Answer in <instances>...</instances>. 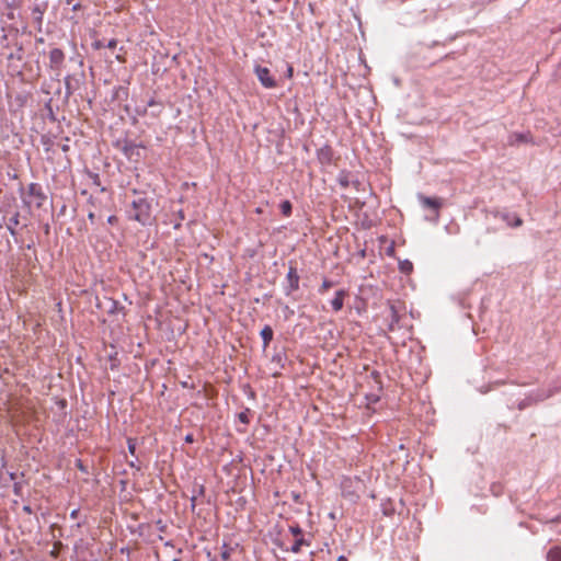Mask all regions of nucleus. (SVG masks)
I'll list each match as a JSON object with an SVG mask.
<instances>
[{"mask_svg":"<svg viewBox=\"0 0 561 561\" xmlns=\"http://www.w3.org/2000/svg\"><path fill=\"white\" fill-rule=\"evenodd\" d=\"M129 219L138 221L142 226L150 225L152 221L151 203L148 198L139 196L134 199L128 210Z\"/></svg>","mask_w":561,"mask_h":561,"instance_id":"1","label":"nucleus"},{"mask_svg":"<svg viewBox=\"0 0 561 561\" xmlns=\"http://www.w3.org/2000/svg\"><path fill=\"white\" fill-rule=\"evenodd\" d=\"M46 201V195L43 193L41 185L31 183L27 187L26 194L23 196L24 204L28 207L39 208Z\"/></svg>","mask_w":561,"mask_h":561,"instance_id":"2","label":"nucleus"},{"mask_svg":"<svg viewBox=\"0 0 561 561\" xmlns=\"http://www.w3.org/2000/svg\"><path fill=\"white\" fill-rule=\"evenodd\" d=\"M360 484H362V481L357 477L343 478L341 481L342 495L346 499H350L351 501H356L359 497L358 493H357V489Z\"/></svg>","mask_w":561,"mask_h":561,"instance_id":"3","label":"nucleus"},{"mask_svg":"<svg viewBox=\"0 0 561 561\" xmlns=\"http://www.w3.org/2000/svg\"><path fill=\"white\" fill-rule=\"evenodd\" d=\"M254 73L260 81V83L265 89H274L277 87V82L275 78L272 76L270 69L267 67H263L261 65L254 66Z\"/></svg>","mask_w":561,"mask_h":561,"instance_id":"4","label":"nucleus"},{"mask_svg":"<svg viewBox=\"0 0 561 561\" xmlns=\"http://www.w3.org/2000/svg\"><path fill=\"white\" fill-rule=\"evenodd\" d=\"M533 144V137L527 133H513L508 136L507 144L510 146H518L519 144Z\"/></svg>","mask_w":561,"mask_h":561,"instance_id":"5","label":"nucleus"},{"mask_svg":"<svg viewBox=\"0 0 561 561\" xmlns=\"http://www.w3.org/2000/svg\"><path fill=\"white\" fill-rule=\"evenodd\" d=\"M65 54L59 48H54L49 51L50 67L55 70H59L64 64Z\"/></svg>","mask_w":561,"mask_h":561,"instance_id":"6","label":"nucleus"},{"mask_svg":"<svg viewBox=\"0 0 561 561\" xmlns=\"http://www.w3.org/2000/svg\"><path fill=\"white\" fill-rule=\"evenodd\" d=\"M317 158L321 164H330L333 158L332 148L329 145L322 146L317 150Z\"/></svg>","mask_w":561,"mask_h":561,"instance_id":"7","label":"nucleus"},{"mask_svg":"<svg viewBox=\"0 0 561 561\" xmlns=\"http://www.w3.org/2000/svg\"><path fill=\"white\" fill-rule=\"evenodd\" d=\"M347 296V291L345 289H340L335 291L333 299L331 300V307L335 312L342 310L344 306V299Z\"/></svg>","mask_w":561,"mask_h":561,"instance_id":"8","label":"nucleus"},{"mask_svg":"<svg viewBox=\"0 0 561 561\" xmlns=\"http://www.w3.org/2000/svg\"><path fill=\"white\" fill-rule=\"evenodd\" d=\"M288 293L295 291L299 288V275L297 270L293 266L289 267L287 273Z\"/></svg>","mask_w":561,"mask_h":561,"instance_id":"9","label":"nucleus"},{"mask_svg":"<svg viewBox=\"0 0 561 561\" xmlns=\"http://www.w3.org/2000/svg\"><path fill=\"white\" fill-rule=\"evenodd\" d=\"M140 148L141 146L136 144H126L123 148V152L128 159H133L134 157H139Z\"/></svg>","mask_w":561,"mask_h":561,"instance_id":"10","label":"nucleus"},{"mask_svg":"<svg viewBox=\"0 0 561 561\" xmlns=\"http://www.w3.org/2000/svg\"><path fill=\"white\" fill-rule=\"evenodd\" d=\"M420 201L422 203L423 206L425 207H430V208H433L435 209L436 211L438 210V208L440 207L442 203L438 198H432V197H427V196H421L420 197Z\"/></svg>","mask_w":561,"mask_h":561,"instance_id":"11","label":"nucleus"},{"mask_svg":"<svg viewBox=\"0 0 561 561\" xmlns=\"http://www.w3.org/2000/svg\"><path fill=\"white\" fill-rule=\"evenodd\" d=\"M261 337L263 340L264 347H266L271 341L273 340V329L270 325H265L261 332Z\"/></svg>","mask_w":561,"mask_h":561,"instance_id":"12","label":"nucleus"},{"mask_svg":"<svg viewBox=\"0 0 561 561\" xmlns=\"http://www.w3.org/2000/svg\"><path fill=\"white\" fill-rule=\"evenodd\" d=\"M503 220L507 222V225L512 227H519L523 224V220L518 216H511L508 214H505L502 216Z\"/></svg>","mask_w":561,"mask_h":561,"instance_id":"13","label":"nucleus"},{"mask_svg":"<svg viewBox=\"0 0 561 561\" xmlns=\"http://www.w3.org/2000/svg\"><path fill=\"white\" fill-rule=\"evenodd\" d=\"M548 561H561V548L554 547L551 548L547 554Z\"/></svg>","mask_w":561,"mask_h":561,"instance_id":"14","label":"nucleus"},{"mask_svg":"<svg viewBox=\"0 0 561 561\" xmlns=\"http://www.w3.org/2000/svg\"><path fill=\"white\" fill-rule=\"evenodd\" d=\"M302 546H309V543L304 539V537L296 538L294 545L290 548L293 553H298L301 550Z\"/></svg>","mask_w":561,"mask_h":561,"instance_id":"15","label":"nucleus"},{"mask_svg":"<svg viewBox=\"0 0 561 561\" xmlns=\"http://www.w3.org/2000/svg\"><path fill=\"white\" fill-rule=\"evenodd\" d=\"M280 211L284 216L289 217L291 214V203L289 201H284L279 205Z\"/></svg>","mask_w":561,"mask_h":561,"instance_id":"16","label":"nucleus"},{"mask_svg":"<svg viewBox=\"0 0 561 561\" xmlns=\"http://www.w3.org/2000/svg\"><path fill=\"white\" fill-rule=\"evenodd\" d=\"M337 182L343 188H346L350 185L348 173L342 171L339 174Z\"/></svg>","mask_w":561,"mask_h":561,"instance_id":"17","label":"nucleus"},{"mask_svg":"<svg viewBox=\"0 0 561 561\" xmlns=\"http://www.w3.org/2000/svg\"><path fill=\"white\" fill-rule=\"evenodd\" d=\"M333 282L328 279V278H324L321 286L319 287L318 291L319 294L323 295L324 293H327L331 287H333Z\"/></svg>","mask_w":561,"mask_h":561,"instance_id":"18","label":"nucleus"},{"mask_svg":"<svg viewBox=\"0 0 561 561\" xmlns=\"http://www.w3.org/2000/svg\"><path fill=\"white\" fill-rule=\"evenodd\" d=\"M413 268V265L410 261L408 260H404L402 262H400V271L403 272V273H410Z\"/></svg>","mask_w":561,"mask_h":561,"instance_id":"19","label":"nucleus"},{"mask_svg":"<svg viewBox=\"0 0 561 561\" xmlns=\"http://www.w3.org/2000/svg\"><path fill=\"white\" fill-rule=\"evenodd\" d=\"M289 531L296 537H302V530L298 525H294L289 527Z\"/></svg>","mask_w":561,"mask_h":561,"instance_id":"20","label":"nucleus"},{"mask_svg":"<svg viewBox=\"0 0 561 561\" xmlns=\"http://www.w3.org/2000/svg\"><path fill=\"white\" fill-rule=\"evenodd\" d=\"M285 76L288 79H291L293 76H294V68H293V66L290 64H287Z\"/></svg>","mask_w":561,"mask_h":561,"instance_id":"21","label":"nucleus"},{"mask_svg":"<svg viewBox=\"0 0 561 561\" xmlns=\"http://www.w3.org/2000/svg\"><path fill=\"white\" fill-rule=\"evenodd\" d=\"M116 46H117V41L115 38L111 39L106 45V47L110 49H114Z\"/></svg>","mask_w":561,"mask_h":561,"instance_id":"22","label":"nucleus"},{"mask_svg":"<svg viewBox=\"0 0 561 561\" xmlns=\"http://www.w3.org/2000/svg\"><path fill=\"white\" fill-rule=\"evenodd\" d=\"M92 46H93L94 49H101L102 47H104V44L101 41H95L92 44Z\"/></svg>","mask_w":561,"mask_h":561,"instance_id":"23","label":"nucleus"},{"mask_svg":"<svg viewBox=\"0 0 561 561\" xmlns=\"http://www.w3.org/2000/svg\"><path fill=\"white\" fill-rule=\"evenodd\" d=\"M128 449L131 454L135 453V444L131 439H128Z\"/></svg>","mask_w":561,"mask_h":561,"instance_id":"24","label":"nucleus"},{"mask_svg":"<svg viewBox=\"0 0 561 561\" xmlns=\"http://www.w3.org/2000/svg\"><path fill=\"white\" fill-rule=\"evenodd\" d=\"M239 419L243 422V423H248V417L244 413H240L239 414Z\"/></svg>","mask_w":561,"mask_h":561,"instance_id":"25","label":"nucleus"},{"mask_svg":"<svg viewBox=\"0 0 561 561\" xmlns=\"http://www.w3.org/2000/svg\"><path fill=\"white\" fill-rule=\"evenodd\" d=\"M116 220H117V218H116L115 216H110V217L107 218V222H108V224H111V225H113L114 222H116Z\"/></svg>","mask_w":561,"mask_h":561,"instance_id":"26","label":"nucleus"},{"mask_svg":"<svg viewBox=\"0 0 561 561\" xmlns=\"http://www.w3.org/2000/svg\"><path fill=\"white\" fill-rule=\"evenodd\" d=\"M23 511L26 513V514H32V508L30 505H24L23 506Z\"/></svg>","mask_w":561,"mask_h":561,"instance_id":"27","label":"nucleus"},{"mask_svg":"<svg viewBox=\"0 0 561 561\" xmlns=\"http://www.w3.org/2000/svg\"><path fill=\"white\" fill-rule=\"evenodd\" d=\"M221 558L224 561H226L229 558V552L227 550L221 552Z\"/></svg>","mask_w":561,"mask_h":561,"instance_id":"28","label":"nucleus"},{"mask_svg":"<svg viewBox=\"0 0 561 561\" xmlns=\"http://www.w3.org/2000/svg\"><path fill=\"white\" fill-rule=\"evenodd\" d=\"M59 146H60V148H61V150L64 152H67L69 150V146L67 144H62V145H59Z\"/></svg>","mask_w":561,"mask_h":561,"instance_id":"29","label":"nucleus"},{"mask_svg":"<svg viewBox=\"0 0 561 561\" xmlns=\"http://www.w3.org/2000/svg\"><path fill=\"white\" fill-rule=\"evenodd\" d=\"M185 442H186V443H192V442H193V435H192V434H187V435L185 436Z\"/></svg>","mask_w":561,"mask_h":561,"instance_id":"30","label":"nucleus"},{"mask_svg":"<svg viewBox=\"0 0 561 561\" xmlns=\"http://www.w3.org/2000/svg\"><path fill=\"white\" fill-rule=\"evenodd\" d=\"M80 8H81L80 3H75V4L72 5V10H73V11H77V10H79Z\"/></svg>","mask_w":561,"mask_h":561,"instance_id":"31","label":"nucleus"},{"mask_svg":"<svg viewBox=\"0 0 561 561\" xmlns=\"http://www.w3.org/2000/svg\"><path fill=\"white\" fill-rule=\"evenodd\" d=\"M336 561H348L345 556H340Z\"/></svg>","mask_w":561,"mask_h":561,"instance_id":"32","label":"nucleus"},{"mask_svg":"<svg viewBox=\"0 0 561 561\" xmlns=\"http://www.w3.org/2000/svg\"><path fill=\"white\" fill-rule=\"evenodd\" d=\"M179 216H180V219H181V220H183V219H184V215H183V211H182V210H180V211H179Z\"/></svg>","mask_w":561,"mask_h":561,"instance_id":"33","label":"nucleus"},{"mask_svg":"<svg viewBox=\"0 0 561 561\" xmlns=\"http://www.w3.org/2000/svg\"><path fill=\"white\" fill-rule=\"evenodd\" d=\"M89 219H90L91 221H93V219H94V215H93V213H90V214H89Z\"/></svg>","mask_w":561,"mask_h":561,"instance_id":"34","label":"nucleus"},{"mask_svg":"<svg viewBox=\"0 0 561 561\" xmlns=\"http://www.w3.org/2000/svg\"><path fill=\"white\" fill-rule=\"evenodd\" d=\"M14 492H15L16 494L19 493V485H18V484H15V485H14Z\"/></svg>","mask_w":561,"mask_h":561,"instance_id":"35","label":"nucleus"},{"mask_svg":"<svg viewBox=\"0 0 561 561\" xmlns=\"http://www.w3.org/2000/svg\"><path fill=\"white\" fill-rule=\"evenodd\" d=\"M12 222L18 224V215L12 219Z\"/></svg>","mask_w":561,"mask_h":561,"instance_id":"36","label":"nucleus"},{"mask_svg":"<svg viewBox=\"0 0 561 561\" xmlns=\"http://www.w3.org/2000/svg\"><path fill=\"white\" fill-rule=\"evenodd\" d=\"M76 515H77V511L75 510L71 512V517H75Z\"/></svg>","mask_w":561,"mask_h":561,"instance_id":"37","label":"nucleus"},{"mask_svg":"<svg viewBox=\"0 0 561 561\" xmlns=\"http://www.w3.org/2000/svg\"><path fill=\"white\" fill-rule=\"evenodd\" d=\"M67 4H71L73 0H66Z\"/></svg>","mask_w":561,"mask_h":561,"instance_id":"38","label":"nucleus"},{"mask_svg":"<svg viewBox=\"0 0 561 561\" xmlns=\"http://www.w3.org/2000/svg\"><path fill=\"white\" fill-rule=\"evenodd\" d=\"M255 211H256L257 214H261V213H262V210H261L260 208H256V210H255Z\"/></svg>","mask_w":561,"mask_h":561,"instance_id":"39","label":"nucleus"},{"mask_svg":"<svg viewBox=\"0 0 561 561\" xmlns=\"http://www.w3.org/2000/svg\"><path fill=\"white\" fill-rule=\"evenodd\" d=\"M252 3H254L256 0H250Z\"/></svg>","mask_w":561,"mask_h":561,"instance_id":"40","label":"nucleus"},{"mask_svg":"<svg viewBox=\"0 0 561 561\" xmlns=\"http://www.w3.org/2000/svg\"><path fill=\"white\" fill-rule=\"evenodd\" d=\"M275 2H279V0H274Z\"/></svg>","mask_w":561,"mask_h":561,"instance_id":"41","label":"nucleus"}]
</instances>
